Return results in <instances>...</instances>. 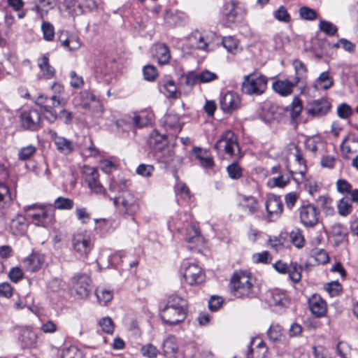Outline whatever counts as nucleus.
<instances>
[{"label":"nucleus","mask_w":358,"mask_h":358,"mask_svg":"<svg viewBox=\"0 0 358 358\" xmlns=\"http://www.w3.org/2000/svg\"><path fill=\"white\" fill-rule=\"evenodd\" d=\"M50 136L52 138L56 148L59 152L62 154L68 155L73 150L72 142L64 137L57 135L56 131L50 130L49 131Z\"/></svg>","instance_id":"21"},{"label":"nucleus","mask_w":358,"mask_h":358,"mask_svg":"<svg viewBox=\"0 0 358 358\" xmlns=\"http://www.w3.org/2000/svg\"><path fill=\"white\" fill-rule=\"evenodd\" d=\"M99 325L102 330L108 334H111L114 331V324L110 317H103L99 322Z\"/></svg>","instance_id":"64"},{"label":"nucleus","mask_w":358,"mask_h":358,"mask_svg":"<svg viewBox=\"0 0 358 358\" xmlns=\"http://www.w3.org/2000/svg\"><path fill=\"white\" fill-rule=\"evenodd\" d=\"M155 168L152 165L141 164L138 166L136 173L143 177H150L154 172Z\"/></svg>","instance_id":"57"},{"label":"nucleus","mask_w":358,"mask_h":358,"mask_svg":"<svg viewBox=\"0 0 358 358\" xmlns=\"http://www.w3.org/2000/svg\"><path fill=\"white\" fill-rule=\"evenodd\" d=\"M289 238L292 243L297 248H301L305 243L303 231L299 228H294L289 233Z\"/></svg>","instance_id":"41"},{"label":"nucleus","mask_w":358,"mask_h":358,"mask_svg":"<svg viewBox=\"0 0 358 358\" xmlns=\"http://www.w3.org/2000/svg\"><path fill=\"white\" fill-rule=\"evenodd\" d=\"M267 78L263 75L251 73L244 76L241 90L248 95L259 96L262 94L267 87Z\"/></svg>","instance_id":"3"},{"label":"nucleus","mask_w":358,"mask_h":358,"mask_svg":"<svg viewBox=\"0 0 358 358\" xmlns=\"http://www.w3.org/2000/svg\"><path fill=\"white\" fill-rule=\"evenodd\" d=\"M185 239L187 243L193 245L201 243L203 241L199 228L194 224L187 227Z\"/></svg>","instance_id":"30"},{"label":"nucleus","mask_w":358,"mask_h":358,"mask_svg":"<svg viewBox=\"0 0 358 358\" xmlns=\"http://www.w3.org/2000/svg\"><path fill=\"white\" fill-rule=\"evenodd\" d=\"M274 17L278 21L288 22L291 20V17L288 13L286 8L283 6H280L275 12Z\"/></svg>","instance_id":"60"},{"label":"nucleus","mask_w":358,"mask_h":358,"mask_svg":"<svg viewBox=\"0 0 358 358\" xmlns=\"http://www.w3.org/2000/svg\"><path fill=\"white\" fill-rule=\"evenodd\" d=\"M189 41L192 46L199 50H208V37L199 31L192 33L189 37Z\"/></svg>","instance_id":"27"},{"label":"nucleus","mask_w":358,"mask_h":358,"mask_svg":"<svg viewBox=\"0 0 358 358\" xmlns=\"http://www.w3.org/2000/svg\"><path fill=\"white\" fill-rule=\"evenodd\" d=\"M149 145L154 148L155 151L157 148H163V146H168L166 142L165 136L158 134L157 131H153L149 139Z\"/></svg>","instance_id":"38"},{"label":"nucleus","mask_w":358,"mask_h":358,"mask_svg":"<svg viewBox=\"0 0 358 358\" xmlns=\"http://www.w3.org/2000/svg\"><path fill=\"white\" fill-rule=\"evenodd\" d=\"M324 289L331 296L338 295L342 291V286L338 281H332L324 285Z\"/></svg>","instance_id":"55"},{"label":"nucleus","mask_w":358,"mask_h":358,"mask_svg":"<svg viewBox=\"0 0 358 358\" xmlns=\"http://www.w3.org/2000/svg\"><path fill=\"white\" fill-rule=\"evenodd\" d=\"M95 294L99 303L104 305L113 299V292L106 289L97 288L95 291Z\"/></svg>","instance_id":"46"},{"label":"nucleus","mask_w":358,"mask_h":358,"mask_svg":"<svg viewBox=\"0 0 358 358\" xmlns=\"http://www.w3.org/2000/svg\"><path fill=\"white\" fill-rule=\"evenodd\" d=\"M83 173L85 176V181L90 189L95 194H106L102 185L99 181V173L94 167L85 166Z\"/></svg>","instance_id":"10"},{"label":"nucleus","mask_w":358,"mask_h":358,"mask_svg":"<svg viewBox=\"0 0 358 358\" xmlns=\"http://www.w3.org/2000/svg\"><path fill=\"white\" fill-rule=\"evenodd\" d=\"M302 267L296 262H291L289 264L287 273L289 278L294 282H299L301 279Z\"/></svg>","instance_id":"42"},{"label":"nucleus","mask_w":358,"mask_h":358,"mask_svg":"<svg viewBox=\"0 0 358 358\" xmlns=\"http://www.w3.org/2000/svg\"><path fill=\"white\" fill-rule=\"evenodd\" d=\"M142 355L147 358H157L159 350L151 343H147L141 348Z\"/></svg>","instance_id":"47"},{"label":"nucleus","mask_w":358,"mask_h":358,"mask_svg":"<svg viewBox=\"0 0 358 358\" xmlns=\"http://www.w3.org/2000/svg\"><path fill=\"white\" fill-rule=\"evenodd\" d=\"M267 348L263 341H261L255 348H250L247 352L248 358H265Z\"/></svg>","instance_id":"39"},{"label":"nucleus","mask_w":358,"mask_h":358,"mask_svg":"<svg viewBox=\"0 0 358 358\" xmlns=\"http://www.w3.org/2000/svg\"><path fill=\"white\" fill-rule=\"evenodd\" d=\"M72 282L76 294L81 299H85L90 295L92 280L89 275L78 273L73 277Z\"/></svg>","instance_id":"9"},{"label":"nucleus","mask_w":358,"mask_h":358,"mask_svg":"<svg viewBox=\"0 0 358 358\" xmlns=\"http://www.w3.org/2000/svg\"><path fill=\"white\" fill-rule=\"evenodd\" d=\"M36 151L35 146L32 145L22 148L18 153V158L20 160H27L29 159Z\"/></svg>","instance_id":"56"},{"label":"nucleus","mask_w":358,"mask_h":358,"mask_svg":"<svg viewBox=\"0 0 358 358\" xmlns=\"http://www.w3.org/2000/svg\"><path fill=\"white\" fill-rule=\"evenodd\" d=\"M303 108L302 101L298 98L295 97L292 102V108L290 111V117L292 120H295L299 117Z\"/></svg>","instance_id":"53"},{"label":"nucleus","mask_w":358,"mask_h":358,"mask_svg":"<svg viewBox=\"0 0 358 358\" xmlns=\"http://www.w3.org/2000/svg\"><path fill=\"white\" fill-rule=\"evenodd\" d=\"M330 109V103L325 99H320L309 103L306 106L308 115L313 117L324 115Z\"/></svg>","instance_id":"16"},{"label":"nucleus","mask_w":358,"mask_h":358,"mask_svg":"<svg viewBox=\"0 0 358 358\" xmlns=\"http://www.w3.org/2000/svg\"><path fill=\"white\" fill-rule=\"evenodd\" d=\"M182 269L183 270V277L189 285L199 284L204 280L205 275L201 268L196 264L184 261L182 264Z\"/></svg>","instance_id":"7"},{"label":"nucleus","mask_w":358,"mask_h":358,"mask_svg":"<svg viewBox=\"0 0 358 358\" xmlns=\"http://www.w3.org/2000/svg\"><path fill=\"white\" fill-rule=\"evenodd\" d=\"M289 299L284 292L278 290L272 292L271 304L276 306L286 307L289 304Z\"/></svg>","instance_id":"40"},{"label":"nucleus","mask_w":358,"mask_h":358,"mask_svg":"<svg viewBox=\"0 0 358 358\" xmlns=\"http://www.w3.org/2000/svg\"><path fill=\"white\" fill-rule=\"evenodd\" d=\"M8 171L3 164H0V203H8L12 201V196L8 187L4 181L8 178Z\"/></svg>","instance_id":"18"},{"label":"nucleus","mask_w":358,"mask_h":358,"mask_svg":"<svg viewBox=\"0 0 358 358\" xmlns=\"http://www.w3.org/2000/svg\"><path fill=\"white\" fill-rule=\"evenodd\" d=\"M297 84L294 80H278L273 82L272 85L273 90L274 92L278 93L282 96H287L290 95L293 92V88L296 86Z\"/></svg>","instance_id":"22"},{"label":"nucleus","mask_w":358,"mask_h":358,"mask_svg":"<svg viewBox=\"0 0 358 358\" xmlns=\"http://www.w3.org/2000/svg\"><path fill=\"white\" fill-rule=\"evenodd\" d=\"M152 122V115L146 112H141L135 115L132 119L131 122L136 128H142L148 126Z\"/></svg>","instance_id":"35"},{"label":"nucleus","mask_w":358,"mask_h":358,"mask_svg":"<svg viewBox=\"0 0 358 358\" xmlns=\"http://www.w3.org/2000/svg\"><path fill=\"white\" fill-rule=\"evenodd\" d=\"M243 12V8L235 1L226 2L222 9V13L229 23L236 22L242 16Z\"/></svg>","instance_id":"14"},{"label":"nucleus","mask_w":358,"mask_h":358,"mask_svg":"<svg viewBox=\"0 0 358 358\" xmlns=\"http://www.w3.org/2000/svg\"><path fill=\"white\" fill-rule=\"evenodd\" d=\"M214 149L217 152L224 151L225 154L230 157L236 155L235 149L237 150L238 153L240 152L237 137L230 130L221 135L220 139L215 144Z\"/></svg>","instance_id":"4"},{"label":"nucleus","mask_w":358,"mask_h":358,"mask_svg":"<svg viewBox=\"0 0 358 358\" xmlns=\"http://www.w3.org/2000/svg\"><path fill=\"white\" fill-rule=\"evenodd\" d=\"M24 210L36 226L47 228L55 222V210L52 207L33 204L25 206Z\"/></svg>","instance_id":"2"},{"label":"nucleus","mask_w":358,"mask_h":358,"mask_svg":"<svg viewBox=\"0 0 358 358\" xmlns=\"http://www.w3.org/2000/svg\"><path fill=\"white\" fill-rule=\"evenodd\" d=\"M222 45L228 52L234 53L238 48V41L231 36L225 37L222 39Z\"/></svg>","instance_id":"63"},{"label":"nucleus","mask_w":358,"mask_h":358,"mask_svg":"<svg viewBox=\"0 0 358 358\" xmlns=\"http://www.w3.org/2000/svg\"><path fill=\"white\" fill-rule=\"evenodd\" d=\"M143 76L146 80L153 81L157 76V70L152 65H146L143 69Z\"/></svg>","instance_id":"62"},{"label":"nucleus","mask_w":358,"mask_h":358,"mask_svg":"<svg viewBox=\"0 0 358 358\" xmlns=\"http://www.w3.org/2000/svg\"><path fill=\"white\" fill-rule=\"evenodd\" d=\"M348 235V229L343 224L337 223L331 226L329 238L334 241L335 245L338 246L347 239Z\"/></svg>","instance_id":"19"},{"label":"nucleus","mask_w":358,"mask_h":358,"mask_svg":"<svg viewBox=\"0 0 358 358\" xmlns=\"http://www.w3.org/2000/svg\"><path fill=\"white\" fill-rule=\"evenodd\" d=\"M28 224L24 216L19 215L10 223V229L13 235H22L25 233Z\"/></svg>","instance_id":"25"},{"label":"nucleus","mask_w":358,"mask_h":358,"mask_svg":"<svg viewBox=\"0 0 358 358\" xmlns=\"http://www.w3.org/2000/svg\"><path fill=\"white\" fill-rule=\"evenodd\" d=\"M178 352V345L174 336H169L163 343V353L166 358H175Z\"/></svg>","instance_id":"32"},{"label":"nucleus","mask_w":358,"mask_h":358,"mask_svg":"<svg viewBox=\"0 0 358 358\" xmlns=\"http://www.w3.org/2000/svg\"><path fill=\"white\" fill-rule=\"evenodd\" d=\"M72 245L75 251L80 256H87L91 252L93 244L89 236L79 233L73 236Z\"/></svg>","instance_id":"12"},{"label":"nucleus","mask_w":358,"mask_h":358,"mask_svg":"<svg viewBox=\"0 0 358 358\" xmlns=\"http://www.w3.org/2000/svg\"><path fill=\"white\" fill-rule=\"evenodd\" d=\"M197 76L199 82L203 83H210L217 79V74L208 70H204L201 73H197Z\"/></svg>","instance_id":"61"},{"label":"nucleus","mask_w":358,"mask_h":358,"mask_svg":"<svg viewBox=\"0 0 358 358\" xmlns=\"http://www.w3.org/2000/svg\"><path fill=\"white\" fill-rule=\"evenodd\" d=\"M152 52L155 58L159 64L164 65L169 62L171 54L169 47L164 43H158L154 45Z\"/></svg>","instance_id":"24"},{"label":"nucleus","mask_w":358,"mask_h":358,"mask_svg":"<svg viewBox=\"0 0 358 358\" xmlns=\"http://www.w3.org/2000/svg\"><path fill=\"white\" fill-rule=\"evenodd\" d=\"M164 90L167 92V96L170 98H176L177 88L175 83L172 80H167L161 83Z\"/></svg>","instance_id":"54"},{"label":"nucleus","mask_w":358,"mask_h":358,"mask_svg":"<svg viewBox=\"0 0 358 358\" xmlns=\"http://www.w3.org/2000/svg\"><path fill=\"white\" fill-rule=\"evenodd\" d=\"M293 65L296 74L293 80L296 82L297 85L302 84L303 87H305L306 85L307 68L301 61L298 59L294 61Z\"/></svg>","instance_id":"29"},{"label":"nucleus","mask_w":358,"mask_h":358,"mask_svg":"<svg viewBox=\"0 0 358 358\" xmlns=\"http://www.w3.org/2000/svg\"><path fill=\"white\" fill-rule=\"evenodd\" d=\"M44 262L43 257L37 252H33L23 260L24 268L31 272L38 270Z\"/></svg>","instance_id":"23"},{"label":"nucleus","mask_w":358,"mask_h":358,"mask_svg":"<svg viewBox=\"0 0 358 358\" xmlns=\"http://www.w3.org/2000/svg\"><path fill=\"white\" fill-rule=\"evenodd\" d=\"M20 343L22 348H34L37 345L36 334L29 328L21 330L20 336Z\"/></svg>","instance_id":"20"},{"label":"nucleus","mask_w":358,"mask_h":358,"mask_svg":"<svg viewBox=\"0 0 358 358\" xmlns=\"http://www.w3.org/2000/svg\"><path fill=\"white\" fill-rule=\"evenodd\" d=\"M65 10L72 16H77L85 13L82 3L77 0H64L62 3Z\"/></svg>","instance_id":"31"},{"label":"nucleus","mask_w":358,"mask_h":358,"mask_svg":"<svg viewBox=\"0 0 358 358\" xmlns=\"http://www.w3.org/2000/svg\"><path fill=\"white\" fill-rule=\"evenodd\" d=\"M230 288L233 294L238 298L252 297L254 285L250 273L245 271L234 272L230 280Z\"/></svg>","instance_id":"1"},{"label":"nucleus","mask_w":358,"mask_h":358,"mask_svg":"<svg viewBox=\"0 0 358 358\" xmlns=\"http://www.w3.org/2000/svg\"><path fill=\"white\" fill-rule=\"evenodd\" d=\"M173 151L169 146H163V148H157L155 151V156L156 159L165 164H169L173 160Z\"/></svg>","instance_id":"34"},{"label":"nucleus","mask_w":358,"mask_h":358,"mask_svg":"<svg viewBox=\"0 0 358 358\" xmlns=\"http://www.w3.org/2000/svg\"><path fill=\"white\" fill-rule=\"evenodd\" d=\"M41 30L43 31V37L47 41H52L55 38V29L53 25L49 22L44 21L41 24Z\"/></svg>","instance_id":"45"},{"label":"nucleus","mask_w":358,"mask_h":358,"mask_svg":"<svg viewBox=\"0 0 358 358\" xmlns=\"http://www.w3.org/2000/svg\"><path fill=\"white\" fill-rule=\"evenodd\" d=\"M334 85L333 78L329 76L328 71H324L315 80V83L313 85V87L317 90L318 85H320V87L324 90H328L331 87Z\"/></svg>","instance_id":"36"},{"label":"nucleus","mask_w":358,"mask_h":358,"mask_svg":"<svg viewBox=\"0 0 358 358\" xmlns=\"http://www.w3.org/2000/svg\"><path fill=\"white\" fill-rule=\"evenodd\" d=\"M299 15L302 19L306 20H313L317 17L316 11L307 6H303L299 9Z\"/></svg>","instance_id":"59"},{"label":"nucleus","mask_w":358,"mask_h":358,"mask_svg":"<svg viewBox=\"0 0 358 358\" xmlns=\"http://www.w3.org/2000/svg\"><path fill=\"white\" fill-rule=\"evenodd\" d=\"M282 336V328L279 324H272L267 331L268 338L273 342L280 341Z\"/></svg>","instance_id":"44"},{"label":"nucleus","mask_w":358,"mask_h":358,"mask_svg":"<svg viewBox=\"0 0 358 358\" xmlns=\"http://www.w3.org/2000/svg\"><path fill=\"white\" fill-rule=\"evenodd\" d=\"M187 313L180 310L164 306L160 311V317L164 323L173 326L182 322L186 318Z\"/></svg>","instance_id":"11"},{"label":"nucleus","mask_w":358,"mask_h":358,"mask_svg":"<svg viewBox=\"0 0 358 358\" xmlns=\"http://www.w3.org/2000/svg\"><path fill=\"white\" fill-rule=\"evenodd\" d=\"M22 127L28 130L37 131L41 127V115L37 109L23 111L20 115Z\"/></svg>","instance_id":"8"},{"label":"nucleus","mask_w":358,"mask_h":358,"mask_svg":"<svg viewBox=\"0 0 358 358\" xmlns=\"http://www.w3.org/2000/svg\"><path fill=\"white\" fill-rule=\"evenodd\" d=\"M319 28L322 31L324 32L328 36H334L338 31L336 25L329 21L324 20H320Z\"/></svg>","instance_id":"48"},{"label":"nucleus","mask_w":358,"mask_h":358,"mask_svg":"<svg viewBox=\"0 0 358 358\" xmlns=\"http://www.w3.org/2000/svg\"><path fill=\"white\" fill-rule=\"evenodd\" d=\"M301 223L307 228L314 227L319 222L320 210L312 203L302 206L299 208Z\"/></svg>","instance_id":"6"},{"label":"nucleus","mask_w":358,"mask_h":358,"mask_svg":"<svg viewBox=\"0 0 358 358\" xmlns=\"http://www.w3.org/2000/svg\"><path fill=\"white\" fill-rule=\"evenodd\" d=\"M129 187V181L126 179H120L119 180H112L110 184V190L114 192L129 193L127 192Z\"/></svg>","instance_id":"43"},{"label":"nucleus","mask_w":358,"mask_h":358,"mask_svg":"<svg viewBox=\"0 0 358 358\" xmlns=\"http://www.w3.org/2000/svg\"><path fill=\"white\" fill-rule=\"evenodd\" d=\"M293 171H289V173L288 175H282L280 174L278 177L273 178L271 181L273 182V186L283 187L287 185L290 180V178L293 176Z\"/></svg>","instance_id":"52"},{"label":"nucleus","mask_w":358,"mask_h":358,"mask_svg":"<svg viewBox=\"0 0 358 358\" xmlns=\"http://www.w3.org/2000/svg\"><path fill=\"white\" fill-rule=\"evenodd\" d=\"M38 66L43 78L49 80L55 77V69L50 64L48 55H43L38 59Z\"/></svg>","instance_id":"26"},{"label":"nucleus","mask_w":358,"mask_h":358,"mask_svg":"<svg viewBox=\"0 0 358 358\" xmlns=\"http://www.w3.org/2000/svg\"><path fill=\"white\" fill-rule=\"evenodd\" d=\"M220 108L225 113H231L241 106V99L238 94L234 92H227L220 96Z\"/></svg>","instance_id":"13"},{"label":"nucleus","mask_w":358,"mask_h":358,"mask_svg":"<svg viewBox=\"0 0 358 358\" xmlns=\"http://www.w3.org/2000/svg\"><path fill=\"white\" fill-rule=\"evenodd\" d=\"M165 306L173 308L187 313V303L185 299L176 294L171 295Z\"/></svg>","instance_id":"33"},{"label":"nucleus","mask_w":358,"mask_h":358,"mask_svg":"<svg viewBox=\"0 0 358 358\" xmlns=\"http://www.w3.org/2000/svg\"><path fill=\"white\" fill-rule=\"evenodd\" d=\"M266 210L269 217H278L282 213L283 204L280 196L271 194L267 196Z\"/></svg>","instance_id":"17"},{"label":"nucleus","mask_w":358,"mask_h":358,"mask_svg":"<svg viewBox=\"0 0 358 358\" xmlns=\"http://www.w3.org/2000/svg\"><path fill=\"white\" fill-rule=\"evenodd\" d=\"M308 303L310 310L315 317H321L326 314V301L319 294H313L308 299Z\"/></svg>","instance_id":"15"},{"label":"nucleus","mask_w":358,"mask_h":358,"mask_svg":"<svg viewBox=\"0 0 358 358\" xmlns=\"http://www.w3.org/2000/svg\"><path fill=\"white\" fill-rule=\"evenodd\" d=\"M352 204L348 198H343L338 204V210L341 215L346 216L352 211Z\"/></svg>","instance_id":"51"},{"label":"nucleus","mask_w":358,"mask_h":358,"mask_svg":"<svg viewBox=\"0 0 358 358\" xmlns=\"http://www.w3.org/2000/svg\"><path fill=\"white\" fill-rule=\"evenodd\" d=\"M113 204L124 214L131 216H133L139 208L136 199L131 193H126L114 198Z\"/></svg>","instance_id":"5"},{"label":"nucleus","mask_w":358,"mask_h":358,"mask_svg":"<svg viewBox=\"0 0 358 358\" xmlns=\"http://www.w3.org/2000/svg\"><path fill=\"white\" fill-rule=\"evenodd\" d=\"M241 206L249 215L255 214L259 208L258 200L252 196L242 195Z\"/></svg>","instance_id":"28"},{"label":"nucleus","mask_w":358,"mask_h":358,"mask_svg":"<svg viewBox=\"0 0 358 358\" xmlns=\"http://www.w3.org/2000/svg\"><path fill=\"white\" fill-rule=\"evenodd\" d=\"M199 82L197 73L190 72L180 78V85L189 92Z\"/></svg>","instance_id":"37"},{"label":"nucleus","mask_w":358,"mask_h":358,"mask_svg":"<svg viewBox=\"0 0 358 358\" xmlns=\"http://www.w3.org/2000/svg\"><path fill=\"white\" fill-rule=\"evenodd\" d=\"M61 358H81V352L76 347L71 345L62 350Z\"/></svg>","instance_id":"58"},{"label":"nucleus","mask_w":358,"mask_h":358,"mask_svg":"<svg viewBox=\"0 0 358 358\" xmlns=\"http://www.w3.org/2000/svg\"><path fill=\"white\" fill-rule=\"evenodd\" d=\"M73 201L71 199L62 196L58 197L55 201V208L61 210H70L73 207Z\"/></svg>","instance_id":"49"},{"label":"nucleus","mask_w":358,"mask_h":358,"mask_svg":"<svg viewBox=\"0 0 358 358\" xmlns=\"http://www.w3.org/2000/svg\"><path fill=\"white\" fill-rule=\"evenodd\" d=\"M227 171L230 178L238 180L243 175L241 167L236 163H232L227 167Z\"/></svg>","instance_id":"50"}]
</instances>
